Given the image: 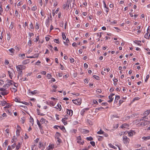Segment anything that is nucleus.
<instances>
[{
  "instance_id": "nucleus-1",
  "label": "nucleus",
  "mask_w": 150,
  "mask_h": 150,
  "mask_svg": "<svg viewBox=\"0 0 150 150\" xmlns=\"http://www.w3.org/2000/svg\"><path fill=\"white\" fill-rule=\"evenodd\" d=\"M150 124V121H148L146 120H144V121L140 122L137 124L138 126L143 127Z\"/></svg>"
},
{
  "instance_id": "nucleus-2",
  "label": "nucleus",
  "mask_w": 150,
  "mask_h": 150,
  "mask_svg": "<svg viewBox=\"0 0 150 150\" xmlns=\"http://www.w3.org/2000/svg\"><path fill=\"white\" fill-rule=\"evenodd\" d=\"M150 36V26H149L147 29V33L144 35V37L148 39Z\"/></svg>"
},
{
  "instance_id": "nucleus-3",
  "label": "nucleus",
  "mask_w": 150,
  "mask_h": 150,
  "mask_svg": "<svg viewBox=\"0 0 150 150\" xmlns=\"http://www.w3.org/2000/svg\"><path fill=\"white\" fill-rule=\"evenodd\" d=\"M73 103L77 105H80L81 103V98H78L75 100H72Z\"/></svg>"
},
{
  "instance_id": "nucleus-4",
  "label": "nucleus",
  "mask_w": 150,
  "mask_h": 150,
  "mask_svg": "<svg viewBox=\"0 0 150 150\" xmlns=\"http://www.w3.org/2000/svg\"><path fill=\"white\" fill-rule=\"evenodd\" d=\"M129 139L126 136L123 137V141L125 144H127L129 143Z\"/></svg>"
},
{
  "instance_id": "nucleus-5",
  "label": "nucleus",
  "mask_w": 150,
  "mask_h": 150,
  "mask_svg": "<svg viewBox=\"0 0 150 150\" xmlns=\"http://www.w3.org/2000/svg\"><path fill=\"white\" fill-rule=\"evenodd\" d=\"M77 142L80 144H83L84 142L83 140H82L80 136H78L77 138Z\"/></svg>"
},
{
  "instance_id": "nucleus-6",
  "label": "nucleus",
  "mask_w": 150,
  "mask_h": 150,
  "mask_svg": "<svg viewBox=\"0 0 150 150\" xmlns=\"http://www.w3.org/2000/svg\"><path fill=\"white\" fill-rule=\"evenodd\" d=\"M115 95V94L112 93L109 96V99H110V100H108V101L109 103L111 102L113 100V98L112 97Z\"/></svg>"
},
{
  "instance_id": "nucleus-7",
  "label": "nucleus",
  "mask_w": 150,
  "mask_h": 150,
  "mask_svg": "<svg viewBox=\"0 0 150 150\" xmlns=\"http://www.w3.org/2000/svg\"><path fill=\"white\" fill-rule=\"evenodd\" d=\"M17 71L21 70L22 69H23V66L21 65H18L16 67Z\"/></svg>"
},
{
  "instance_id": "nucleus-8",
  "label": "nucleus",
  "mask_w": 150,
  "mask_h": 150,
  "mask_svg": "<svg viewBox=\"0 0 150 150\" xmlns=\"http://www.w3.org/2000/svg\"><path fill=\"white\" fill-rule=\"evenodd\" d=\"M67 114L70 116H71L73 115V111L71 110L67 109Z\"/></svg>"
},
{
  "instance_id": "nucleus-9",
  "label": "nucleus",
  "mask_w": 150,
  "mask_h": 150,
  "mask_svg": "<svg viewBox=\"0 0 150 150\" xmlns=\"http://www.w3.org/2000/svg\"><path fill=\"white\" fill-rule=\"evenodd\" d=\"M142 139H143V141H146L147 140L150 139V136H148L146 137H143L142 138Z\"/></svg>"
},
{
  "instance_id": "nucleus-10",
  "label": "nucleus",
  "mask_w": 150,
  "mask_h": 150,
  "mask_svg": "<svg viewBox=\"0 0 150 150\" xmlns=\"http://www.w3.org/2000/svg\"><path fill=\"white\" fill-rule=\"evenodd\" d=\"M120 98V97L118 96H116L114 100V103H116L117 102V100Z\"/></svg>"
},
{
  "instance_id": "nucleus-11",
  "label": "nucleus",
  "mask_w": 150,
  "mask_h": 150,
  "mask_svg": "<svg viewBox=\"0 0 150 150\" xmlns=\"http://www.w3.org/2000/svg\"><path fill=\"white\" fill-rule=\"evenodd\" d=\"M8 92L6 90L5 91L3 92H1L0 93V94L3 96H5L8 94Z\"/></svg>"
},
{
  "instance_id": "nucleus-12",
  "label": "nucleus",
  "mask_w": 150,
  "mask_h": 150,
  "mask_svg": "<svg viewBox=\"0 0 150 150\" xmlns=\"http://www.w3.org/2000/svg\"><path fill=\"white\" fill-rule=\"evenodd\" d=\"M133 133L135 134V132L133 130H131L130 132H128V134L129 136H132L133 135Z\"/></svg>"
},
{
  "instance_id": "nucleus-13",
  "label": "nucleus",
  "mask_w": 150,
  "mask_h": 150,
  "mask_svg": "<svg viewBox=\"0 0 150 150\" xmlns=\"http://www.w3.org/2000/svg\"><path fill=\"white\" fill-rule=\"evenodd\" d=\"M67 119V118H62V122L64 123V125H66L67 124V122L66 121Z\"/></svg>"
},
{
  "instance_id": "nucleus-14",
  "label": "nucleus",
  "mask_w": 150,
  "mask_h": 150,
  "mask_svg": "<svg viewBox=\"0 0 150 150\" xmlns=\"http://www.w3.org/2000/svg\"><path fill=\"white\" fill-rule=\"evenodd\" d=\"M8 50L12 53L11 55H13V54L14 53L15 50L14 49L11 48L9 49Z\"/></svg>"
},
{
  "instance_id": "nucleus-15",
  "label": "nucleus",
  "mask_w": 150,
  "mask_h": 150,
  "mask_svg": "<svg viewBox=\"0 0 150 150\" xmlns=\"http://www.w3.org/2000/svg\"><path fill=\"white\" fill-rule=\"evenodd\" d=\"M149 113V111L148 110L146 111L144 113V117H145L146 118V116H147Z\"/></svg>"
},
{
  "instance_id": "nucleus-16",
  "label": "nucleus",
  "mask_w": 150,
  "mask_h": 150,
  "mask_svg": "<svg viewBox=\"0 0 150 150\" xmlns=\"http://www.w3.org/2000/svg\"><path fill=\"white\" fill-rule=\"evenodd\" d=\"M19 72H18V78L19 77H21L22 75V71L21 70L18 71Z\"/></svg>"
},
{
  "instance_id": "nucleus-17",
  "label": "nucleus",
  "mask_w": 150,
  "mask_h": 150,
  "mask_svg": "<svg viewBox=\"0 0 150 150\" xmlns=\"http://www.w3.org/2000/svg\"><path fill=\"white\" fill-rule=\"evenodd\" d=\"M81 131L85 134H87L89 132V131L88 130H86L84 129H82L81 130Z\"/></svg>"
},
{
  "instance_id": "nucleus-18",
  "label": "nucleus",
  "mask_w": 150,
  "mask_h": 150,
  "mask_svg": "<svg viewBox=\"0 0 150 150\" xmlns=\"http://www.w3.org/2000/svg\"><path fill=\"white\" fill-rule=\"evenodd\" d=\"M104 109V108H103L102 107H100L99 108H96L95 109V112H97L98 111V110H101L102 109Z\"/></svg>"
},
{
  "instance_id": "nucleus-19",
  "label": "nucleus",
  "mask_w": 150,
  "mask_h": 150,
  "mask_svg": "<svg viewBox=\"0 0 150 150\" xmlns=\"http://www.w3.org/2000/svg\"><path fill=\"white\" fill-rule=\"evenodd\" d=\"M54 148L53 145H50L47 148V150H52Z\"/></svg>"
},
{
  "instance_id": "nucleus-20",
  "label": "nucleus",
  "mask_w": 150,
  "mask_h": 150,
  "mask_svg": "<svg viewBox=\"0 0 150 150\" xmlns=\"http://www.w3.org/2000/svg\"><path fill=\"white\" fill-rule=\"evenodd\" d=\"M6 38L9 41L10 39V36L9 34L7 33V35L6 37Z\"/></svg>"
},
{
  "instance_id": "nucleus-21",
  "label": "nucleus",
  "mask_w": 150,
  "mask_h": 150,
  "mask_svg": "<svg viewBox=\"0 0 150 150\" xmlns=\"http://www.w3.org/2000/svg\"><path fill=\"white\" fill-rule=\"evenodd\" d=\"M109 146L112 148H113L114 149H117V147L114 146L113 145H112V144H109Z\"/></svg>"
},
{
  "instance_id": "nucleus-22",
  "label": "nucleus",
  "mask_w": 150,
  "mask_h": 150,
  "mask_svg": "<svg viewBox=\"0 0 150 150\" xmlns=\"http://www.w3.org/2000/svg\"><path fill=\"white\" fill-rule=\"evenodd\" d=\"M13 24L14 23L13 22H11V24L10 25V26L9 27V29L10 30H12L13 27H14V25H13Z\"/></svg>"
},
{
  "instance_id": "nucleus-23",
  "label": "nucleus",
  "mask_w": 150,
  "mask_h": 150,
  "mask_svg": "<svg viewBox=\"0 0 150 150\" xmlns=\"http://www.w3.org/2000/svg\"><path fill=\"white\" fill-rule=\"evenodd\" d=\"M60 135V134L59 133L57 132L55 135V137L56 138H59V137Z\"/></svg>"
},
{
  "instance_id": "nucleus-24",
  "label": "nucleus",
  "mask_w": 150,
  "mask_h": 150,
  "mask_svg": "<svg viewBox=\"0 0 150 150\" xmlns=\"http://www.w3.org/2000/svg\"><path fill=\"white\" fill-rule=\"evenodd\" d=\"M9 84V86L13 85V83H14V82H13L12 80L8 81V82H7Z\"/></svg>"
},
{
  "instance_id": "nucleus-25",
  "label": "nucleus",
  "mask_w": 150,
  "mask_h": 150,
  "mask_svg": "<svg viewBox=\"0 0 150 150\" xmlns=\"http://www.w3.org/2000/svg\"><path fill=\"white\" fill-rule=\"evenodd\" d=\"M11 90L12 92H14V93H15L17 91V89L14 88H11Z\"/></svg>"
},
{
  "instance_id": "nucleus-26",
  "label": "nucleus",
  "mask_w": 150,
  "mask_h": 150,
  "mask_svg": "<svg viewBox=\"0 0 150 150\" xmlns=\"http://www.w3.org/2000/svg\"><path fill=\"white\" fill-rule=\"evenodd\" d=\"M37 124L38 125V126H39V127L40 128V129H41L42 128V126L41 125H40V123L39 120H37Z\"/></svg>"
},
{
  "instance_id": "nucleus-27",
  "label": "nucleus",
  "mask_w": 150,
  "mask_h": 150,
  "mask_svg": "<svg viewBox=\"0 0 150 150\" xmlns=\"http://www.w3.org/2000/svg\"><path fill=\"white\" fill-rule=\"evenodd\" d=\"M134 42L135 43L137 44L138 45H141V41H138L137 42H135V41H134Z\"/></svg>"
},
{
  "instance_id": "nucleus-28",
  "label": "nucleus",
  "mask_w": 150,
  "mask_h": 150,
  "mask_svg": "<svg viewBox=\"0 0 150 150\" xmlns=\"http://www.w3.org/2000/svg\"><path fill=\"white\" fill-rule=\"evenodd\" d=\"M19 57H22L23 59L24 58L25 56V54H20L19 55Z\"/></svg>"
},
{
  "instance_id": "nucleus-29",
  "label": "nucleus",
  "mask_w": 150,
  "mask_h": 150,
  "mask_svg": "<svg viewBox=\"0 0 150 150\" xmlns=\"http://www.w3.org/2000/svg\"><path fill=\"white\" fill-rule=\"evenodd\" d=\"M104 132L103 131H102L101 129H100V130L99 131H98L97 132V133L98 134H104Z\"/></svg>"
},
{
  "instance_id": "nucleus-30",
  "label": "nucleus",
  "mask_w": 150,
  "mask_h": 150,
  "mask_svg": "<svg viewBox=\"0 0 150 150\" xmlns=\"http://www.w3.org/2000/svg\"><path fill=\"white\" fill-rule=\"evenodd\" d=\"M8 72L9 76L10 77V78L11 79L12 77V74L11 72L9 71H8Z\"/></svg>"
},
{
  "instance_id": "nucleus-31",
  "label": "nucleus",
  "mask_w": 150,
  "mask_h": 150,
  "mask_svg": "<svg viewBox=\"0 0 150 150\" xmlns=\"http://www.w3.org/2000/svg\"><path fill=\"white\" fill-rule=\"evenodd\" d=\"M20 129H17L16 131V135L17 136H18L19 135V133L20 132Z\"/></svg>"
},
{
  "instance_id": "nucleus-32",
  "label": "nucleus",
  "mask_w": 150,
  "mask_h": 150,
  "mask_svg": "<svg viewBox=\"0 0 150 150\" xmlns=\"http://www.w3.org/2000/svg\"><path fill=\"white\" fill-rule=\"evenodd\" d=\"M39 25L38 23H37L36 24L35 28L37 30H38L39 29Z\"/></svg>"
},
{
  "instance_id": "nucleus-33",
  "label": "nucleus",
  "mask_w": 150,
  "mask_h": 150,
  "mask_svg": "<svg viewBox=\"0 0 150 150\" xmlns=\"http://www.w3.org/2000/svg\"><path fill=\"white\" fill-rule=\"evenodd\" d=\"M6 102L5 101H1V104L2 106H4L5 105V104H6Z\"/></svg>"
},
{
  "instance_id": "nucleus-34",
  "label": "nucleus",
  "mask_w": 150,
  "mask_h": 150,
  "mask_svg": "<svg viewBox=\"0 0 150 150\" xmlns=\"http://www.w3.org/2000/svg\"><path fill=\"white\" fill-rule=\"evenodd\" d=\"M37 9V7L35 6L31 8V10L33 11H35Z\"/></svg>"
},
{
  "instance_id": "nucleus-35",
  "label": "nucleus",
  "mask_w": 150,
  "mask_h": 150,
  "mask_svg": "<svg viewBox=\"0 0 150 150\" xmlns=\"http://www.w3.org/2000/svg\"><path fill=\"white\" fill-rule=\"evenodd\" d=\"M93 76L96 80H99V77L98 76H96V75H94Z\"/></svg>"
},
{
  "instance_id": "nucleus-36",
  "label": "nucleus",
  "mask_w": 150,
  "mask_h": 150,
  "mask_svg": "<svg viewBox=\"0 0 150 150\" xmlns=\"http://www.w3.org/2000/svg\"><path fill=\"white\" fill-rule=\"evenodd\" d=\"M62 38L64 40H65L66 39V36L64 33H62Z\"/></svg>"
},
{
  "instance_id": "nucleus-37",
  "label": "nucleus",
  "mask_w": 150,
  "mask_h": 150,
  "mask_svg": "<svg viewBox=\"0 0 150 150\" xmlns=\"http://www.w3.org/2000/svg\"><path fill=\"white\" fill-rule=\"evenodd\" d=\"M86 139L89 141H91L93 140V138L92 137H87L86 138Z\"/></svg>"
},
{
  "instance_id": "nucleus-38",
  "label": "nucleus",
  "mask_w": 150,
  "mask_h": 150,
  "mask_svg": "<svg viewBox=\"0 0 150 150\" xmlns=\"http://www.w3.org/2000/svg\"><path fill=\"white\" fill-rule=\"evenodd\" d=\"M140 98L138 97H135L133 99V101H134L135 100H137L139 99Z\"/></svg>"
},
{
  "instance_id": "nucleus-39",
  "label": "nucleus",
  "mask_w": 150,
  "mask_h": 150,
  "mask_svg": "<svg viewBox=\"0 0 150 150\" xmlns=\"http://www.w3.org/2000/svg\"><path fill=\"white\" fill-rule=\"evenodd\" d=\"M9 86H10L9 84L8 83H7L4 86V88L6 89V88H8Z\"/></svg>"
},
{
  "instance_id": "nucleus-40",
  "label": "nucleus",
  "mask_w": 150,
  "mask_h": 150,
  "mask_svg": "<svg viewBox=\"0 0 150 150\" xmlns=\"http://www.w3.org/2000/svg\"><path fill=\"white\" fill-rule=\"evenodd\" d=\"M20 144L19 143L18 144H17V145L16 146V149L17 150L20 147Z\"/></svg>"
},
{
  "instance_id": "nucleus-41",
  "label": "nucleus",
  "mask_w": 150,
  "mask_h": 150,
  "mask_svg": "<svg viewBox=\"0 0 150 150\" xmlns=\"http://www.w3.org/2000/svg\"><path fill=\"white\" fill-rule=\"evenodd\" d=\"M89 109V108H85L83 109L82 111H81V112H85V110H88Z\"/></svg>"
},
{
  "instance_id": "nucleus-42",
  "label": "nucleus",
  "mask_w": 150,
  "mask_h": 150,
  "mask_svg": "<svg viewBox=\"0 0 150 150\" xmlns=\"http://www.w3.org/2000/svg\"><path fill=\"white\" fill-rule=\"evenodd\" d=\"M0 91H2L1 92H3L6 91V90L5 88H0Z\"/></svg>"
},
{
  "instance_id": "nucleus-43",
  "label": "nucleus",
  "mask_w": 150,
  "mask_h": 150,
  "mask_svg": "<svg viewBox=\"0 0 150 150\" xmlns=\"http://www.w3.org/2000/svg\"><path fill=\"white\" fill-rule=\"evenodd\" d=\"M99 137V138H98V140L99 141H101L103 139V137L100 136H98Z\"/></svg>"
},
{
  "instance_id": "nucleus-44",
  "label": "nucleus",
  "mask_w": 150,
  "mask_h": 150,
  "mask_svg": "<svg viewBox=\"0 0 150 150\" xmlns=\"http://www.w3.org/2000/svg\"><path fill=\"white\" fill-rule=\"evenodd\" d=\"M51 77H52V76L50 74H47V77L48 79L50 78Z\"/></svg>"
},
{
  "instance_id": "nucleus-45",
  "label": "nucleus",
  "mask_w": 150,
  "mask_h": 150,
  "mask_svg": "<svg viewBox=\"0 0 150 150\" xmlns=\"http://www.w3.org/2000/svg\"><path fill=\"white\" fill-rule=\"evenodd\" d=\"M45 119L42 118H41L40 120V121L41 122H42L43 123H45Z\"/></svg>"
},
{
  "instance_id": "nucleus-46",
  "label": "nucleus",
  "mask_w": 150,
  "mask_h": 150,
  "mask_svg": "<svg viewBox=\"0 0 150 150\" xmlns=\"http://www.w3.org/2000/svg\"><path fill=\"white\" fill-rule=\"evenodd\" d=\"M23 2L22 1H20L17 4V6H20L21 4H23Z\"/></svg>"
},
{
  "instance_id": "nucleus-47",
  "label": "nucleus",
  "mask_w": 150,
  "mask_h": 150,
  "mask_svg": "<svg viewBox=\"0 0 150 150\" xmlns=\"http://www.w3.org/2000/svg\"><path fill=\"white\" fill-rule=\"evenodd\" d=\"M56 139H57V141L59 143H60L61 142V139L59 138H57Z\"/></svg>"
},
{
  "instance_id": "nucleus-48",
  "label": "nucleus",
  "mask_w": 150,
  "mask_h": 150,
  "mask_svg": "<svg viewBox=\"0 0 150 150\" xmlns=\"http://www.w3.org/2000/svg\"><path fill=\"white\" fill-rule=\"evenodd\" d=\"M57 106L58 107V108L59 109V111H60L62 109V107L61 105L60 104H58L57 105Z\"/></svg>"
},
{
  "instance_id": "nucleus-49",
  "label": "nucleus",
  "mask_w": 150,
  "mask_h": 150,
  "mask_svg": "<svg viewBox=\"0 0 150 150\" xmlns=\"http://www.w3.org/2000/svg\"><path fill=\"white\" fill-rule=\"evenodd\" d=\"M140 150H147V148L146 147H143L140 149Z\"/></svg>"
},
{
  "instance_id": "nucleus-50",
  "label": "nucleus",
  "mask_w": 150,
  "mask_h": 150,
  "mask_svg": "<svg viewBox=\"0 0 150 150\" xmlns=\"http://www.w3.org/2000/svg\"><path fill=\"white\" fill-rule=\"evenodd\" d=\"M90 143L93 146H95V143L94 142H91Z\"/></svg>"
},
{
  "instance_id": "nucleus-51",
  "label": "nucleus",
  "mask_w": 150,
  "mask_h": 150,
  "mask_svg": "<svg viewBox=\"0 0 150 150\" xmlns=\"http://www.w3.org/2000/svg\"><path fill=\"white\" fill-rule=\"evenodd\" d=\"M32 44V41L31 40H30V39L29 40L28 42V45L30 46H31V45Z\"/></svg>"
},
{
  "instance_id": "nucleus-52",
  "label": "nucleus",
  "mask_w": 150,
  "mask_h": 150,
  "mask_svg": "<svg viewBox=\"0 0 150 150\" xmlns=\"http://www.w3.org/2000/svg\"><path fill=\"white\" fill-rule=\"evenodd\" d=\"M28 35L29 36L30 38L32 36H33L34 35V33H28Z\"/></svg>"
},
{
  "instance_id": "nucleus-53",
  "label": "nucleus",
  "mask_w": 150,
  "mask_h": 150,
  "mask_svg": "<svg viewBox=\"0 0 150 150\" xmlns=\"http://www.w3.org/2000/svg\"><path fill=\"white\" fill-rule=\"evenodd\" d=\"M149 75H147L146 76V79H145V82H146L148 80V79H149Z\"/></svg>"
},
{
  "instance_id": "nucleus-54",
  "label": "nucleus",
  "mask_w": 150,
  "mask_h": 150,
  "mask_svg": "<svg viewBox=\"0 0 150 150\" xmlns=\"http://www.w3.org/2000/svg\"><path fill=\"white\" fill-rule=\"evenodd\" d=\"M29 93H30L32 95H34L36 93L35 91H33L29 92Z\"/></svg>"
},
{
  "instance_id": "nucleus-55",
  "label": "nucleus",
  "mask_w": 150,
  "mask_h": 150,
  "mask_svg": "<svg viewBox=\"0 0 150 150\" xmlns=\"http://www.w3.org/2000/svg\"><path fill=\"white\" fill-rule=\"evenodd\" d=\"M96 92L98 93H101L102 91L100 89H98L97 90Z\"/></svg>"
},
{
  "instance_id": "nucleus-56",
  "label": "nucleus",
  "mask_w": 150,
  "mask_h": 150,
  "mask_svg": "<svg viewBox=\"0 0 150 150\" xmlns=\"http://www.w3.org/2000/svg\"><path fill=\"white\" fill-rule=\"evenodd\" d=\"M4 84V81L3 80H0V86Z\"/></svg>"
},
{
  "instance_id": "nucleus-57",
  "label": "nucleus",
  "mask_w": 150,
  "mask_h": 150,
  "mask_svg": "<svg viewBox=\"0 0 150 150\" xmlns=\"http://www.w3.org/2000/svg\"><path fill=\"white\" fill-rule=\"evenodd\" d=\"M96 103L97 104L98 103L97 101L96 100H93V104H96Z\"/></svg>"
},
{
  "instance_id": "nucleus-58",
  "label": "nucleus",
  "mask_w": 150,
  "mask_h": 150,
  "mask_svg": "<svg viewBox=\"0 0 150 150\" xmlns=\"http://www.w3.org/2000/svg\"><path fill=\"white\" fill-rule=\"evenodd\" d=\"M39 56V54H34L33 56V57H34V58H37Z\"/></svg>"
},
{
  "instance_id": "nucleus-59",
  "label": "nucleus",
  "mask_w": 150,
  "mask_h": 150,
  "mask_svg": "<svg viewBox=\"0 0 150 150\" xmlns=\"http://www.w3.org/2000/svg\"><path fill=\"white\" fill-rule=\"evenodd\" d=\"M49 48L50 49V50H51L52 52L53 51V47L51 45L50 46V47H49Z\"/></svg>"
},
{
  "instance_id": "nucleus-60",
  "label": "nucleus",
  "mask_w": 150,
  "mask_h": 150,
  "mask_svg": "<svg viewBox=\"0 0 150 150\" xmlns=\"http://www.w3.org/2000/svg\"><path fill=\"white\" fill-rule=\"evenodd\" d=\"M59 128L63 131H64V130H65V127L64 126H60V127Z\"/></svg>"
},
{
  "instance_id": "nucleus-61",
  "label": "nucleus",
  "mask_w": 150,
  "mask_h": 150,
  "mask_svg": "<svg viewBox=\"0 0 150 150\" xmlns=\"http://www.w3.org/2000/svg\"><path fill=\"white\" fill-rule=\"evenodd\" d=\"M15 15L17 17L18 16V11L17 10H16L15 11Z\"/></svg>"
},
{
  "instance_id": "nucleus-62",
  "label": "nucleus",
  "mask_w": 150,
  "mask_h": 150,
  "mask_svg": "<svg viewBox=\"0 0 150 150\" xmlns=\"http://www.w3.org/2000/svg\"><path fill=\"white\" fill-rule=\"evenodd\" d=\"M9 8H10V7L8 6H7L6 7L5 10H6V11H8L9 10Z\"/></svg>"
},
{
  "instance_id": "nucleus-63",
  "label": "nucleus",
  "mask_w": 150,
  "mask_h": 150,
  "mask_svg": "<svg viewBox=\"0 0 150 150\" xmlns=\"http://www.w3.org/2000/svg\"><path fill=\"white\" fill-rule=\"evenodd\" d=\"M16 144H14L12 145H11V147L12 149H14L16 146Z\"/></svg>"
},
{
  "instance_id": "nucleus-64",
  "label": "nucleus",
  "mask_w": 150,
  "mask_h": 150,
  "mask_svg": "<svg viewBox=\"0 0 150 150\" xmlns=\"http://www.w3.org/2000/svg\"><path fill=\"white\" fill-rule=\"evenodd\" d=\"M12 148L10 146H8V147L7 150H11Z\"/></svg>"
}]
</instances>
